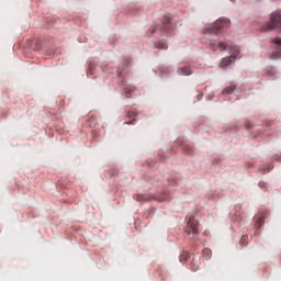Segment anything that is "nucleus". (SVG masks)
Instances as JSON below:
<instances>
[{
    "label": "nucleus",
    "instance_id": "1",
    "mask_svg": "<svg viewBox=\"0 0 281 281\" xmlns=\"http://www.w3.org/2000/svg\"><path fill=\"white\" fill-rule=\"evenodd\" d=\"M184 234L187 236H192V238H196V234H199V221L194 216L189 217L184 228Z\"/></svg>",
    "mask_w": 281,
    "mask_h": 281
},
{
    "label": "nucleus",
    "instance_id": "2",
    "mask_svg": "<svg viewBox=\"0 0 281 281\" xmlns=\"http://www.w3.org/2000/svg\"><path fill=\"white\" fill-rule=\"evenodd\" d=\"M225 27H229V20L228 19H220L214 23L213 27L211 29V32L213 34H216V32H218L220 30H223Z\"/></svg>",
    "mask_w": 281,
    "mask_h": 281
},
{
    "label": "nucleus",
    "instance_id": "3",
    "mask_svg": "<svg viewBox=\"0 0 281 281\" xmlns=\"http://www.w3.org/2000/svg\"><path fill=\"white\" fill-rule=\"evenodd\" d=\"M228 52L231 54V57L234 58L235 60L238 58V56L240 55V49L238 48V46H231L228 48Z\"/></svg>",
    "mask_w": 281,
    "mask_h": 281
},
{
    "label": "nucleus",
    "instance_id": "4",
    "mask_svg": "<svg viewBox=\"0 0 281 281\" xmlns=\"http://www.w3.org/2000/svg\"><path fill=\"white\" fill-rule=\"evenodd\" d=\"M211 49H213V52H216L217 49H220V52H225V49H227V44L223 42H220L218 45L211 44Z\"/></svg>",
    "mask_w": 281,
    "mask_h": 281
},
{
    "label": "nucleus",
    "instance_id": "5",
    "mask_svg": "<svg viewBox=\"0 0 281 281\" xmlns=\"http://www.w3.org/2000/svg\"><path fill=\"white\" fill-rule=\"evenodd\" d=\"M179 76H191L192 69L190 67H182L178 69Z\"/></svg>",
    "mask_w": 281,
    "mask_h": 281
},
{
    "label": "nucleus",
    "instance_id": "6",
    "mask_svg": "<svg viewBox=\"0 0 281 281\" xmlns=\"http://www.w3.org/2000/svg\"><path fill=\"white\" fill-rule=\"evenodd\" d=\"M233 60L235 59L232 56L225 57L222 59L220 67H228V65H232Z\"/></svg>",
    "mask_w": 281,
    "mask_h": 281
},
{
    "label": "nucleus",
    "instance_id": "7",
    "mask_svg": "<svg viewBox=\"0 0 281 281\" xmlns=\"http://www.w3.org/2000/svg\"><path fill=\"white\" fill-rule=\"evenodd\" d=\"M274 49H277V50L272 52L270 58L272 60H278L281 58V48L274 47Z\"/></svg>",
    "mask_w": 281,
    "mask_h": 281
},
{
    "label": "nucleus",
    "instance_id": "8",
    "mask_svg": "<svg viewBox=\"0 0 281 281\" xmlns=\"http://www.w3.org/2000/svg\"><path fill=\"white\" fill-rule=\"evenodd\" d=\"M236 90V85H231L229 87L225 88L222 93L223 95H229V93H234Z\"/></svg>",
    "mask_w": 281,
    "mask_h": 281
},
{
    "label": "nucleus",
    "instance_id": "9",
    "mask_svg": "<svg viewBox=\"0 0 281 281\" xmlns=\"http://www.w3.org/2000/svg\"><path fill=\"white\" fill-rule=\"evenodd\" d=\"M133 91H135V87H133V86H126L124 88L125 95H131V93H133Z\"/></svg>",
    "mask_w": 281,
    "mask_h": 281
},
{
    "label": "nucleus",
    "instance_id": "10",
    "mask_svg": "<svg viewBox=\"0 0 281 281\" xmlns=\"http://www.w3.org/2000/svg\"><path fill=\"white\" fill-rule=\"evenodd\" d=\"M272 45H277V47H281V38L280 37H276L273 40H271Z\"/></svg>",
    "mask_w": 281,
    "mask_h": 281
},
{
    "label": "nucleus",
    "instance_id": "11",
    "mask_svg": "<svg viewBox=\"0 0 281 281\" xmlns=\"http://www.w3.org/2000/svg\"><path fill=\"white\" fill-rule=\"evenodd\" d=\"M157 47H158V49H168V46L164 42H159Z\"/></svg>",
    "mask_w": 281,
    "mask_h": 281
},
{
    "label": "nucleus",
    "instance_id": "12",
    "mask_svg": "<svg viewBox=\"0 0 281 281\" xmlns=\"http://www.w3.org/2000/svg\"><path fill=\"white\" fill-rule=\"evenodd\" d=\"M137 201H148V195L138 194L137 195Z\"/></svg>",
    "mask_w": 281,
    "mask_h": 281
},
{
    "label": "nucleus",
    "instance_id": "13",
    "mask_svg": "<svg viewBox=\"0 0 281 281\" xmlns=\"http://www.w3.org/2000/svg\"><path fill=\"white\" fill-rule=\"evenodd\" d=\"M257 225H258V228H260L261 225H265V217L263 216L258 217Z\"/></svg>",
    "mask_w": 281,
    "mask_h": 281
},
{
    "label": "nucleus",
    "instance_id": "14",
    "mask_svg": "<svg viewBox=\"0 0 281 281\" xmlns=\"http://www.w3.org/2000/svg\"><path fill=\"white\" fill-rule=\"evenodd\" d=\"M192 271H199V265H194V261L191 262Z\"/></svg>",
    "mask_w": 281,
    "mask_h": 281
},
{
    "label": "nucleus",
    "instance_id": "15",
    "mask_svg": "<svg viewBox=\"0 0 281 281\" xmlns=\"http://www.w3.org/2000/svg\"><path fill=\"white\" fill-rule=\"evenodd\" d=\"M186 260H188V255H181L180 256V262H186Z\"/></svg>",
    "mask_w": 281,
    "mask_h": 281
},
{
    "label": "nucleus",
    "instance_id": "16",
    "mask_svg": "<svg viewBox=\"0 0 281 281\" xmlns=\"http://www.w3.org/2000/svg\"><path fill=\"white\" fill-rule=\"evenodd\" d=\"M170 18H165V22H164V25H170Z\"/></svg>",
    "mask_w": 281,
    "mask_h": 281
},
{
    "label": "nucleus",
    "instance_id": "17",
    "mask_svg": "<svg viewBox=\"0 0 281 281\" xmlns=\"http://www.w3.org/2000/svg\"><path fill=\"white\" fill-rule=\"evenodd\" d=\"M251 126H252L251 123L246 124V128H251Z\"/></svg>",
    "mask_w": 281,
    "mask_h": 281
},
{
    "label": "nucleus",
    "instance_id": "18",
    "mask_svg": "<svg viewBox=\"0 0 281 281\" xmlns=\"http://www.w3.org/2000/svg\"><path fill=\"white\" fill-rule=\"evenodd\" d=\"M126 124H133V122H126Z\"/></svg>",
    "mask_w": 281,
    "mask_h": 281
},
{
    "label": "nucleus",
    "instance_id": "19",
    "mask_svg": "<svg viewBox=\"0 0 281 281\" xmlns=\"http://www.w3.org/2000/svg\"><path fill=\"white\" fill-rule=\"evenodd\" d=\"M243 240H245V237L240 239V243H243Z\"/></svg>",
    "mask_w": 281,
    "mask_h": 281
},
{
    "label": "nucleus",
    "instance_id": "20",
    "mask_svg": "<svg viewBox=\"0 0 281 281\" xmlns=\"http://www.w3.org/2000/svg\"><path fill=\"white\" fill-rule=\"evenodd\" d=\"M259 186L262 187V182H260Z\"/></svg>",
    "mask_w": 281,
    "mask_h": 281
},
{
    "label": "nucleus",
    "instance_id": "21",
    "mask_svg": "<svg viewBox=\"0 0 281 281\" xmlns=\"http://www.w3.org/2000/svg\"><path fill=\"white\" fill-rule=\"evenodd\" d=\"M231 1H234V0H231Z\"/></svg>",
    "mask_w": 281,
    "mask_h": 281
}]
</instances>
